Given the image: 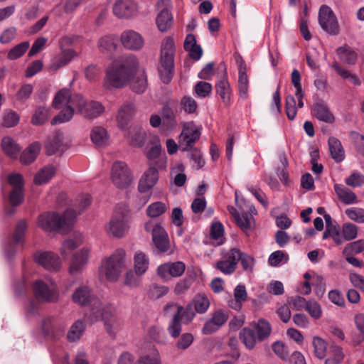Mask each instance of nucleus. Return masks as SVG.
<instances>
[{"mask_svg":"<svg viewBox=\"0 0 364 364\" xmlns=\"http://www.w3.org/2000/svg\"><path fill=\"white\" fill-rule=\"evenodd\" d=\"M138 60L134 55L114 61L106 70L103 81L105 90L123 87L133 79L138 68Z\"/></svg>","mask_w":364,"mask_h":364,"instance_id":"nucleus-1","label":"nucleus"},{"mask_svg":"<svg viewBox=\"0 0 364 364\" xmlns=\"http://www.w3.org/2000/svg\"><path fill=\"white\" fill-rule=\"evenodd\" d=\"M86 317L91 323L102 320L107 333L112 336H114L122 326V321L117 315L115 307L102 301H95L93 311L88 312Z\"/></svg>","mask_w":364,"mask_h":364,"instance_id":"nucleus-2","label":"nucleus"},{"mask_svg":"<svg viewBox=\"0 0 364 364\" xmlns=\"http://www.w3.org/2000/svg\"><path fill=\"white\" fill-rule=\"evenodd\" d=\"M76 217V212L72 209L66 210L62 216L56 213H44L38 217V225L46 232L68 230L73 225Z\"/></svg>","mask_w":364,"mask_h":364,"instance_id":"nucleus-3","label":"nucleus"},{"mask_svg":"<svg viewBox=\"0 0 364 364\" xmlns=\"http://www.w3.org/2000/svg\"><path fill=\"white\" fill-rule=\"evenodd\" d=\"M175 43L172 37H166L161 46L159 74L161 81L168 84L174 74Z\"/></svg>","mask_w":364,"mask_h":364,"instance_id":"nucleus-4","label":"nucleus"},{"mask_svg":"<svg viewBox=\"0 0 364 364\" xmlns=\"http://www.w3.org/2000/svg\"><path fill=\"white\" fill-rule=\"evenodd\" d=\"M253 329L244 328L240 332V338L245 347L250 350L254 348L257 341H262L268 338L271 333V325L264 318L252 324Z\"/></svg>","mask_w":364,"mask_h":364,"instance_id":"nucleus-5","label":"nucleus"},{"mask_svg":"<svg viewBox=\"0 0 364 364\" xmlns=\"http://www.w3.org/2000/svg\"><path fill=\"white\" fill-rule=\"evenodd\" d=\"M71 98L73 95L68 89H62L55 95L53 106L55 109H59L60 112L52 119L51 124L68 122L73 119L75 107L70 103Z\"/></svg>","mask_w":364,"mask_h":364,"instance_id":"nucleus-6","label":"nucleus"},{"mask_svg":"<svg viewBox=\"0 0 364 364\" xmlns=\"http://www.w3.org/2000/svg\"><path fill=\"white\" fill-rule=\"evenodd\" d=\"M125 267V252L117 250L105 262L101 268V274L111 282L117 281Z\"/></svg>","mask_w":364,"mask_h":364,"instance_id":"nucleus-7","label":"nucleus"},{"mask_svg":"<svg viewBox=\"0 0 364 364\" xmlns=\"http://www.w3.org/2000/svg\"><path fill=\"white\" fill-rule=\"evenodd\" d=\"M70 103L75 105L78 113L86 118L95 119L101 115L104 111V106L97 101H87L80 94L73 95Z\"/></svg>","mask_w":364,"mask_h":364,"instance_id":"nucleus-8","label":"nucleus"},{"mask_svg":"<svg viewBox=\"0 0 364 364\" xmlns=\"http://www.w3.org/2000/svg\"><path fill=\"white\" fill-rule=\"evenodd\" d=\"M145 230L151 233L152 241L159 252H166L170 248V242L166 230L159 223L149 220L144 225Z\"/></svg>","mask_w":364,"mask_h":364,"instance_id":"nucleus-9","label":"nucleus"},{"mask_svg":"<svg viewBox=\"0 0 364 364\" xmlns=\"http://www.w3.org/2000/svg\"><path fill=\"white\" fill-rule=\"evenodd\" d=\"M33 294L38 301L45 303L55 302L58 299L57 286L52 282H46L37 280L33 285Z\"/></svg>","mask_w":364,"mask_h":364,"instance_id":"nucleus-10","label":"nucleus"},{"mask_svg":"<svg viewBox=\"0 0 364 364\" xmlns=\"http://www.w3.org/2000/svg\"><path fill=\"white\" fill-rule=\"evenodd\" d=\"M159 14L156 18V24L161 32L168 31L173 24V17L171 12V0H158L156 4Z\"/></svg>","mask_w":364,"mask_h":364,"instance_id":"nucleus-11","label":"nucleus"},{"mask_svg":"<svg viewBox=\"0 0 364 364\" xmlns=\"http://www.w3.org/2000/svg\"><path fill=\"white\" fill-rule=\"evenodd\" d=\"M111 178L114 185L120 189L127 188L132 181V176L127 165L119 161H115L112 165Z\"/></svg>","mask_w":364,"mask_h":364,"instance_id":"nucleus-12","label":"nucleus"},{"mask_svg":"<svg viewBox=\"0 0 364 364\" xmlns=\"http://www.w3.org/2000/svg\"><path fill=\"white\" fill-rule=\"evenodd\" d=\"M319 25L326 32L331 35H337L339 33L338 22L332 9L326 6H321L318 11Z\"/></svg>","mask_w":364,"mask_h":364,"instance_id":"nucleus-13","label":"nucleus"},{"mask_svg":"<svg viewBox=\"0 0 364 364\" xmlns=\"http://www.w3.org/2000/svg\"><path fill=\"white\" fill-rule=\"evenodd\" d=\"M129 228L128 214L116 210L109 223L107 230L113 236L121 237L128 231Z\"/></svg>","mask_w":364,"mask_h":364,"instance_id":"nucleus-14","label":"nucleus"},{"mask_svg":"<svg viewBox=\"0 0 364 364\" xmlns=\"http://www.w3.org/2000/svg\"><path fill=\"white\" fill-rule=\"evenodd\" d=\"M200 132L193 122L183 127L179 136V147L183 151H188L193 148V144L200 138Z\"/></svg>","mask_w":364,"mask_h":364,"instance_id":"nucleus-15","label":"nucleus"},{"mask_svg":"<svg viewBox=\"0 0 364 364\" xmlns=\"http://www.w3.org/2000/svg\"><path fill=\"white\" fill-rule=\"evenodd\" d=\"M122 45L127 50L137 51L140 50L144 45L143 36L134 30H125L120 36Z\"/></svg>","mask_w":364,"mask_h":364,"instance_id":"nucleus-16","label":"nucleus"},{"mask_svg":"<svg viewBox=\"0 0 364 364\" xmlns=\"http://www.w3.org/2000/svg\"><path fill=\"white\" fill-rule=\"evenodd\" d=\"M72 299L74 303L80 306H90L89 312L93 311L95 303L96 301H101L95 297L91 289L86 285H81L77 287L72 295Z\"/></svg>","mask_w":364,"mask_h":364,"instance_id":"nucleus-17","label":"nucleus"},{"mask_svg":"<svg viewBox=\"0 0 364 364\" xmlns=\"http://www.w3.org/2000/svg\"><path fill=\"white\" fill-rule=\"evenodd\" d=\"M228 314L223 310L215 311L210 318L205 323L202 333L204 335H209L220 328L228 321Z\"/></svg>","mask_w":364,"mask_h":364,"instance_id":"nucleus-18","label":"nucleus"},{"mask_svg":"<svg viewBox=\"0 0 364 364\" xmlns=\"http://www.w3.org/2000/svg\"><path fill=\"white\" fill-rule=\"evenodd\" d=\"M36 262L43 268L50 271H58L61 267L59 256L52 252H41L35 255Z\"/></svg>","mask_w":364,"mask_h":364,"instance_id":"nucleus-19","label":"nucleus"},{"mask_svg":"<svg viewBox=\"0 0 364 364\" xmlns=\"http://www.w3.org/2000/svg\"><path fill=\"white\" fill-rule=\"evenodd\" d=\"M112 9L114 14L119 18H130L137 13L136 4L132 0H117Z\"/></svg>","mask_w":364,"mask_h":364,"instance_id":"nucleus-20","label":"nucleus"},{"mask_svg":"<svg viewBox=\"0 0 364 364\" xmlns=\"http://www.w3.org/2000/svg\"><path fill=\"white\" fill-rule=\"evenodd\" d=\"M186 269V265L183 262H167L161 264L157 268L158 274L164 278L178 277L181 276Z\"/></svg>","mask_w":364,"mask_h":364,"instance_id":"nucleus-21","label":"nucleus"},{"mask_svg":"<svg viewBox=\"0 0 364 364\" xmlns=\"http://www.w3.org/2000/svg\"><path fill=\"white\" fill-rule=\"evenodd\" d=\"M76 55L77 53L73 49H62L59 54L54 55L51 59L50 68L56 71L68 65Z\"/></svg>","mask_w":364,"mask_h":364,"instance_id":"nucleus-22","label":"nucleus"},{"mask_svg":"<svg viewBox=\"0 0 364 364\" xmlns=\"http://www.w3.org/2000/svg\"><path fill=\"white\" fill-rule=\"evenodd\" d=\"M223 69L225 70L224 75L222 79L216 82L215 90L217 94L220 95L224 105L228 107L231 104L232 90L227 78L225 65H223Z\"/></svg>","mask_w":364,"mask_h":364,"instance_id":"nucleus-23","label":"nucleus"},{"mask_svg":"<svg viewBox=\"0 0 364 364\" xmlns=\"http://www.w3.org/2000/svg\"><path fill=\"white\" fill-rule=\"evenodd\" d=\"M159 180V172L151 168H148L141 176L138 189L140 193H146L151 189Z\"/></svg>","mask_w":364,"mask_h":364,"instance_id":"nucleus-24","label":"nucleus"},{"mask_svg":"<svg viewBox=\"0 0 364 364\" xmlns=\"http://www.w3.org/2000/svg\"><path fill=\"white\" fill-rule=\"evenodd\" d=\"M65 148L64 144L63 134L60 132H55L48 139L46 145V153L48 155H53L59 151H63Z\"/></svg>","mask_w":364,"mask_h":364,"instance_id":"nucleus-25","label":"nucleus"},{"mask_svg":"<svg viewBox=\"0 0 364 364\" xmlns=\"http://www.w3.org/2000/svg\"><path fill=\"white\" fill-rule=\"evenodd\" d=\"M89 250L87 249H82L80 251L76 252L70 265V274L74 275L80 273L87 264Z\"/></svg>","mask_w":364,"mask_h":364,"instance_id":"nucleus-26","label":"nucleus"},{"mask_svg":"<svg viewBox=\"0 0 364 364\" xmlns=\"http://www.w3.org/2000/svg\"><path fill=\"white\" fill-rule=\"evenodd\" d=\"M134 114V106L132 102L124 103L119 109L117 116L118 125L124 129Z\"/></svg>","mask_w":364,"mask_h":364,"instance_id":"nucleus-27","label":"nucleus"},{"mask_svg":"<svg viewBox=\"0 0 364 364\" xmlns=\"http://www.w3.org/2000/svg\"><path fill=\"white\" fill-rule=\"evenodd\" d=\"M27 228L26 223L24 220H21L18 223L14 236L13 240L15 243L14 245L10 244L9 246L5 250L6 256L8 257H11L15 252V245H18L21 242L24 232Z\"/></svg>","mask_w":364,"mask_h":364,"instance_id":"nucleus-28","label":"nucleus"},{"mask_svg":"<svg viewBox=\"0 0 364 364\" xmlns=\"http://www.w3.org/2000/svg\"><path fill=\"white\" fill-rule=\"evenodd\" d=\"M90 138L92 143L98 147L106 146L109 142L108 134L102 127H94L91 131Z\"/></svg>","mask_w":364,"mask_h":364,"instance_id":"nucleus-29","label":"nucleus"},{"mask_svg":"<svg viewBox=\"0 0 364 364\" xmlns=\"http://www.w3.org/2000/svg\"><path fill=\"white\" fill-rule=\"evenodd\" d=\"M41 151V144L33 142L25 149L20 156L21 162L23 164H29L33 162Z\"/></svg>","mask_w":364,"mask_h":364,"instance_id":"nucleus-30","label":"nucleus"},{"mask_svg":"<svg viewBox=\"0 0 364 364\" xmlns=\"http://www.w3.org/2000/svg\"><path fill=\"white\" fill-rule=\"evenodd\" d=\"M334 190L338 198L345 204L356 203V195L345 186L342 184H335Z\"/></svg>","mask_w":364,"mask_h":364,"instance_id":"nucleus-31","label":"nucleus"},{"mask_svg":"<svg viewBox=\"0 0 364 364\" xmlns=\"http://www.w3.org/2000/svg\"><path fill=\"white\" fill-rule=\"evenodd\" d=\"M328 143L332 158L336 162L342 161L345 158V151L341 141L335 137H330Z\"/></svg>","mask_w":364,"mask_h":364,"instance_id":"nucleus-32","label":"nucleus"},{"mask_svg":"<svg viewBox=\"0 0 364 364\" xmlns=\"http://www.w3.org/2000/svg\"><path fill=\"white\" fill-rule=\"evenodd\" d=\"M146 133L141 129L132 128L127 134L129 143L135 147H141L145 142Z\"/></svg>","mask_w":364,"mask_h":364,"instance_id":"nucleus-33","label":"nucleus"},{"mask_svg":"<svg viewBox=\"0 0 364 364\" xmlns=\"http://www.w3.org/2000/svg\"><path fill=\"white\" fill-rule=\"evenodd\" d=\"M149 259L142 252H136L134 257V268L136 274H144L149 267Z\"/></svg>","mask_w":364,"mask_h":364,"instance_id":"nucleus-34","label":"nucleus"},{"mask_svg":"<svg viewBox=\"0 0 364 364\" xmlns=\"http://www.w3.org/2000/svg\"><path fill=\"white\" fill-rule=\"evenodd\" d=\"M314 113L320 121L332 123L334 121L333 115L330 112L327 105L323 103H316L314 106Z\"/></svg>","mask_w":364,"mask_h":364,"instance_id":"nucleus-35","label":"nucleus"},{"mask_svg":"<svg viewBox=\"0 0 364 364\" xmlns=\"http://www.w3.org/2000/svg\"><path fill=\"white\" fill-rule=\"evenodd\" d=\"M55 174V168L53 165H48L41 168L36 175L34 182L42 185L48 183Z\"/></svg>","mask_w":364,"mask_h":364,"instance_id":"nucleus-36","label":"nucleus"},{"mask_svg":"<svg viewBox=\"0 0 364 364\" xmlns=\"http://www.w3.org/2000/svg\"><path fill=\"white\" fill-rule=\"evenodd\" d=\"M337 55L341 60L347 64H355L358 55L355 50L351 49L348 46L345 45L337 48Z\"/></svg>","mask_w":364,"mask_h":364,"instance_id":"nucleus-37","label":"nucleus"},{"mask_svg":"<svg viewBox=\"0 0 364 364\" xmlns=\"http://www.w3.org/2000/svg\"><path fill=\"white\" fill-rule=\"evenodd\" d=\"M237 225L241 230L248 235L249 231H250L254 227V218L250 213L246 212L242 213L236 219Z\"/></svg>","mask_w":364,"mask_h":364,"instance_id":"nucleus-38","label":"nucleus"},{"mask_svg":"<svg viewBox=\"0 0 364 364\" xmlns=\"http://www.w3.org/2000/svg\"><path fill=\"white\" fill-rule=\"evenodd\" d=\"M4 153L11 159H16L20 151L18 145L10 137H4L1 141Z\"/></svg>","mask_w":364,"mask_h":364,"instance_id":"nucleus-39","label":"nucleus"},{"mask_svg":"<svg viewBox=\"0 0 364 364\" xmlns=\"http://www.w3.org/2000/svg\"><path fill=\"white\" fill-rule=\"evenodd\" d=\"M354 322L359 333L353 336L352 341L353 346H357L364 341V314H356L354 317Z\"/></svg>","mask_w":364,"mask_h":364,"instance_id":"nucleus-40","label":"nucleus"},{"mask_svg":"<svg viewBox=\"0 0 364 364\" xmlns=\"http://www.w3.org/2000/svg\"><path fill=\"white\" fill-rule=\"evenodd\" d=\"M82 242V240L80 236H77L75 237V239L65 240L63 242L60 250L62 256L65 259H67L72 251L79 247Z\"/></svg>","mask_w":364,"mask_h":364,"instance_id":"nucleus-41","label":"nucleus"},{"mask_svg":"<svg viewBox=\"0 0 364 364\" xmlns=\"http://www.w3.org/2000/svg\"><path fill=\"white\" fill-rule=\"evenodd\" d=\"M173 308L176 309V310H177L176 313L179 312L180 308L182 309V310L181 311V312L179 314V318L181 319H182L183 318H185L187 323L191 321L195 316V313L193 310L191 304H188L185 308H183L181 305H178L176 304L172 303V304H167L166 306L165 311H168L169 309H173Z\"/></svg>","mask_w":364,"mask_h":364,"instance_id":"nucleus-42","label":"nucleus"},{"mask_svg":"<svg viewBox=\"0 0 364 364\" xmlns=\"http://www.w3.org/2000/svg\"><path fill=\"white\" fill-rule=\"evenodd\" d=\"M85 328V326L82 321L77 320L70 327L68 333V339L70 342L77 341L82 336Z\"/></svg>","mask_w":364,"mask_h":364,"instance_id":"nucleus-43","label":"nucleus"},{"mask_svg":"<svg viewBox=\"0 0 364 364\" xmlns=\"http://www.w3.org/2000/svg\"><path fill=\"white\" fill-rule=\"evenodd\" d=\"M29 47V41H24L15 46L9 51L7 58L10 60H14L21 58L28 50Z\"/></svg>","mask_w":364,"mask_h":364,"instance_id":"nucleus-44","label":"nucleus"},{"mask_svg":"<svg viewBox=\"0 0 364 364\" xmlns=\"http://www.w3.org/2000/svg\"><path fill=\"white\" fill-rule=\"evenodd\" d=\"M315 355L318 359H323L326 357L327 343L319 336H314L312 341Z\"/></svg>","mask_w":364,"mask_h":364,"instance_id":"nucleus-45","label":"nucleus"},{"mask_svg":"<svg viewBox=\"0 0 364 364\" xmlns=\"http://www.w3.org/2000/svg\"><path fill=\"white\" fill-rule=\"evenodd\" d=\"M138 364H161L159 351L156 348L151 349L149 353L140 357Z\"/></svg>","mask_w":364,"mask_h":364,"instance_id":"nucleus-46","label":"nucleus"},{"mask_svg":"<svg viewBox=\"0 0 364 364\" xmlns=\"http://www.w3.org/2000/svg\"><path fill=\"white\" fill-rule=\"evenodd\" d=\"M181 310L182 309L180 308L179 312L176 313L173 315V318L168 326V332L173 338H177L181 332V319L179 318V314Z\"/></svg>","mask_w":364,"mask_h":364,"instance_id":"nucleus-47","label":"nucleus"},{"mask_svg":"<svg viewBox=\"0 0 364 364\" xmlns=\"http://www.w3.org/2000/svg\"><path fill=\"white\" fill-rule=\"evenodd\" d=\"M166 210V205L159 201L150 204L146 208V213L150 218H156L164 214Z\"/></svg>","mask_w":364,"mask_h":364,"instance_id":"nucleus-48","label":"nucleus"},{"mask_svg":"<svg viewBox=\"0 0 364 364\" xmlns=\"http://www.w3.org/2000/svg\"><path fill=\"white\" fill-rule=\"evenodd\" d=\"M195 311L198 314H204L210 306L208 299L202 294H198L193 299Z\"/></svg>","mask_w":364,"mask_h":364,"instance_id":"nucleus-49","label":"nucleus"},{"mask_svg":"<svg viewBox=\"0 0 364 364\" xmlns=\"http://www.w3.org/2000/svg\"><path fill=\"white\" fill-rule=\"evenodd\" d=\"M238 89L240 96L242 98H246L248 94V77L246 70H242L238 73Z\"/></svg>","mask_w":364,"mask_h":364,"instance_id":"nucleus-50","label":"nucleus"},{"mask_svg":"<svg viewBox=\"0 0 364 364\" xmlns=\"http://www.w3.org/2000/svg\"><path fill=\"white\" fill-rule=\"evenodd\" d=\"M49 116L48 109L44 107H39L36 109L32 118V122L34 125H41L48 120Z\"/></svg>","mask_w":364,"mask_h":364,"instance_id":"nucleus-51","label":"nucleus"},{"mask_svg":"<svg viewBox=\"0 0 364 364\" xmlns=\"http://www.w3.org/2000/svg\"><path fill=\"white\" fill-rule=\"evenodd\" d=\"M289 260V256L283 251L277 250L272 252L268 259L269 265L277 267L282 263H286Z\"/></svg>","mask_w":364,"mask_h":364,"instance_id":"nucleus-52","label":"nucleus"},{"mask_svg":"<svg viewBox=\"0 0 364 364\" xmlns=\"http://www.w3.org/2000/svg\"><path fill=\"white\" fill-rule=\"evenodd\" d=\"M162 117L164 123L167 124L168 129H173L176 126V114L173 110L168 106H164L162 109Z\"/></svg>","mask_w":364,"mask_h":364,"instance_id":"nucleus-53","label":"nucleus"},{"mask_svg":"<svg viewBox=\"0 0 364 364\" xmlns=\"http://www.w3.org/2000/svg\"><path fill=\"white\" fill-rule=\"evenodd\" d=\"M364 250V240H358L348 243L343 250V255H356Z\"/></svg>","mask_w":364,"mask_h":364,"instance_id":"nucleus-54","label":"nucleus"},{"mask_svg":"<svg viewBox=\"0 0 364 364\" xmlns=\"http://www.w3.org/2000/svg\"><path fill=\"white\" fill-rule=\"evenodd\" d=\"M358 228L352 223H348L343 225L341 234L345 240H352L357 237Z\"/></svg>","mask_w":364,"mask_h":364,"instance_id":"nucleus-55","label":"nucleus"},{"mask_svg":"<svg viewBox=\"0 0 364 364\" xmlns=\"http://www.w3.org/2000/svg\"><path fill=\"white\" fill-rule=\"evenodd\" d=\"M194 90L198 97L205 98L212 91V85L209 82L200 81L194 87Z\"/></svg>","mask_w":364,"mask_h":364,"instance_id":"nucleus-56","label":"nucleus"},{"mask_svg":"<svg viewBox=\"0 0 364 364\" xmlns=\"http://www.w3.org/2000/svg\"><path fill=\"white\" fill-rule=\"evenodd\" d=\"M188 151H190L188 156L193 162V166L197 169L201 168L205 164V161L200 150L196 148H191Z\"/></svg>","mask_w":364,"mask_h":364,"instance_id":"nucleus-57","label":"nucleus"},{"mask_svg":"<svg viewBox=\"0 0 364 364\" xmlns=\"http://www.w3.org/2000/svg\"><path fill=\"white\" fill-rule=\"evenodd\" d=\"M181 105L182 109L188 114L195 113L198 107L196 101L190 96H184L181 100Z\"/></svg>","mask_w":364,"mask_h":364,"instance_id":"nucleus-58","label":"nucleus"},{"mask_svg":"<svg viewBox=\"0 0 364 364\" xmlns=\"http://www.w3.org/2000/svg\"><path fill=\"white\" fill-rule=\"evenodd\" d=\"M162 155H166L165 152L162 151V147L159 143L158 138H155V144L150 149L147 151L146 156L149 160H154L157 158L162 157Z\"/></svg>","mask_w":364,"mask_h":364,"instance_id":"nucleus-59","label":"nucleus"},{"mask_svg":"<svg viewBox=\"0 0 364 364\" xmlns=\"http://www.w3.org/2000/svg\"><path fill=\"white\" fill-rule=\"evenodd\" d=\"M43 333L46 336H53L54 331L57 328V323L53 318L48 317L43 320L41 325Z\"/></svg>","mask_w":364,"mask_h":364,"instance_id":"nucleus-60","label":"nucleus"},{"mask_svg":"<svg viewBox=\"0 0 364 364\" xmlns=\"http://www.w3.org/2000/svg\"><path fill=\"white\" fill-rule=\"evenodd\" d=\"M19 117L14 111H6L4 113L2 125L6 127H12L18 124Z\"/></svg>","mask_w":364,"mask_h":364,"instance_id":"nucleus-61","label":"nucleus"},{"mask_svg":"<svg viewBox=\"0 0 364 364\" xmlns=\"http://www.w3.org/2000/svg\"><path fill=\"white\" fill-rule=\"evenodd\" d=\"M346 214L352 220L357 223H364V209L360 208H350L346 210Z\"/></svg>","mask_w":364,"mask_h":364,"instance_id":"nucleus-62","label":"nucleus"},{"mask_svg":"<svg viewBox=\"0 0 364 364\" xmlns=\"http://www.w3.org/2000/svg\"><path fill=\"white\" fill-rule=\"evenodd\" d=\"M306 310L311 317L318 319L321 316L322 310L320 304L315 300H309L307 302Z\"/></svg>","mask_w":364,"mask_h":364,"instance_id":"nucleus-63","label":"nucleus"},{"mask_svg":"<svg viewBox=\"0 0 364 364\" xmlns=\"http://www.w3.org/2000/svg\"><path fill=\"white\" fill-rule=\"evenodd\" d=\"M101 68L94 64L88 65L85 70V77L90 82L97 80L99 78Z\"/></svg>","mask_w":364,"mask_h":364,"instance_id":"nucleus-64","label":"nucleus"}]
</instances>
